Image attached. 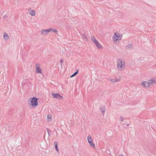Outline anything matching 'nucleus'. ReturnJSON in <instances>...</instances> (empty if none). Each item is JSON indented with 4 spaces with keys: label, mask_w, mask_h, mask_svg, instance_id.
<instances>
[{
    "label": "nucleus",
    "mask_w": 156,
    "mask_h": 156,
    "mask_svg": "<svg viewBox=\"0 0 156 156\" xmlns=\"http://www.w3.org/2000/svg\"><path fill=\"white\" fill-rule=\"evenodd\" d=\"M74 76L73 75V74L71 76H70V77H73V76Z\"/></svg>",
    "instance_id": "nucleus-25"
},
{
    "label": "nucleus",
    "mask_w": 156,
    "mask_h": 156,
    "mask_svg": "<svg viewBox=\"0 0 156 156\" xmlns=\"http://www.w3.org/2000/svg\"><path fill=\"white\" fill-rule=\"evenodd\" d=\"M91 38L92 41L96 45L97 48L99 49H101L102 48L101 46L99 44L98 42L96 40L94 36H92Z\"/></svg>",
    "instance_id": "nucleus-4"
},
{
    "label": "nucleus",
    "mask_w": 156,
    "mask_h": 156,
    "mask_svg": "<svg viewBox=\"0 0 156 156\" xmlns=\"http://www.w3.org/2000/svg\"><path fill=\"white\" fill-rule=\"evenodd\" d=\"M63 60L62 59H61L60 60V62L61 63V64L63 62Z\"/></svg>",
    "instance_id": "nucleus-23"
},
{
    "label": "nucleus",
    "mask_w": 156,
    "mask_h": 156,
    "mask_svg": "<svg viewBox=\"0 0 156 156\" xmlns=\"http://www.w3.org/2000/svg\"><path fill=\"white\" fill-rule=\"evenodd\" d=\"M28 12L32 16H34L36 14L35 11L33 10L31 8H30L28 9Z\"/></svg>",
    "instance_id": "nucleus-8"
},
{
    "label": "nucleus",
    "mask_w": 156,
    "mask_h": 156,
    "mask_svg": "<svg viewBox=\"0 0 156 156\" xmlns=\"http://www.w3.org/2000/svg\"><path fill=\"white\" fill-rule=\"evenodd\" d=\"M126 48L127 50H132L133 49V47L131 44H129L126 46Z\"/></svg>",
    "instance_id": "nucleus-13"
},
{
    "label": "nucleus",
    "mask_w": 156,
    "mask_h": 156,
    "mask_svg": "<svg viewBox=\"0 0 156 156\" xmlns=\"http://www.w3.org/2000/svg\"><path fill=\"white\" fill-rule=\"evenodd\" d=\"M74 76L73 75V74L71 76H70V77H73V76Z\"/></svg>",
    "instance_id": "nucleus-24"
},
{
    "label": "nucleus",
    "mask_w": 156,
    "mask_h": 156,
    "mask_svg": "<svg viewBox=\"0 0 156 156\" xmlns=\"http://www.w3.org/2000/svg\"><path fill=\"white\" fill-rule=\"evenodd\" d=\"M153 83H156V79H152L149 80V83L151 84Z\"/></svg>",
    "instance_id": "nucleus-12"
},
{
    "label": "nucleus",
    "mask_w": 156,
    "mask_h": 156,
    "mask_svg": "<svg viewBox=\"0 0 156 156\" xmlns=\"http://www.w3.org/2000/svg\"><path fill=\"white\" fill-rule=\"evenodd\" d=\"M87 140L88 143L89 141H92V139L91 136L90 135H89L87 136Z\"/></svg>",
    "instance_id": "nucleus-17"
},
{
    "label": "nucleus",
    "mask_w": 156,
    "mask_h": 156,
    "mask_svg": "<svg viewBox=\"0 0 156 156\" xmlns=\"http://www.w3.org/2000/svg\"><path fill=\"white\" fill-rule=\"evenodd\" d=\"M120 119L121 121H122V122L124 121V119L122 116H121L120 117Z\"/></svg>",
    "instance_id": "nucleus-21"
},
{
    "label": "nucleus",
    "mask_w": 156,
    "mask_h": 156,
    "mask_svg": "<svg viewBox=\"0 0 156 156\" xmlns=\"http://www.w3.org/2000/svg\"><path fill=\"white\" fill-rule=\"evenodd\" d=\"M47 130L48 131V134L49 135V131H50V130L48 129H47Z\"/></svg>",
    "instance_id": "nucleus-22"
},
{
    "label": "nucleus",
    "mask_w": 156,
    "mask_h": 156,
    "mask_svg": "<svg viewBox=\"0 0 156 156\" xmlns=\"http://www.w3.org/2000/svg\"><path fill=\"white\" fill-rule=\"evenodd\" d=\"M100 110L102 114L103 115H104L105 114V112L106 111V109L105 107L104 106H101L100 108Z\"/></svg>",
    "instance_id": "nucleus-9"
},
{
    "label": "nucleus",
    "mask_w": 156,
    "mask_h": 156,
    "mask_svg": "<svg viewBox=\"0 0 156 156\" xmlns=\"http://www.w3.org/2000/svg\"><path fill=\"white\" fill-rule=\"evenodd\" d=\"M52 31L56 33L57 34L58 32V30H57L50 28L48 29H43L41 30V34L43 35L46 36L49 33L51 32Z\"/></svg>",
    "instance_id": "nucleus-2"
},
{
    "label": "nucleus",
    "mask_w": 156,
    "mask_h": 156,
    "mask_svg": "<svg viewBox=\"0 0 156 156\" xmlns=\"http://www.w3.org/2000/svg\"><path fill=\"white\" fill-rule=\"evenodd\" d=\"M3 38L5 41H6L9 39V36L7 33H4Z\"/></svg>",
    "instance_id": "nucleus-11"
},
{
    "label": "nucleus",
    "mask_w": 156,
    "mask_h": 156,
    "mask_svg": "<svg viewBox=\"0 0 156 156\" xmlns=\"http://www.w3.org/2000/svg\"><path fill=\"white\" fill-rule=\"evenodd\" d=\"M36 72L37 73L41 74L42 70L40 65L38 63H36L35 65Z\"/></svg>",
    "instance_id": "nucleus-6"
},
{
    "label": "nucleus",
    "mask_w": 156,
    "mask_h": 156,
    "mask_svg": "<svg viewBox=\"0 0 156 156\" xmlns=\"http://www.w3.org/2000/svg\"><path fill=\"white\" fill-rule=\"evenodd\" d=\"M30 105L34 107L37 106L38 105L37 99L34 97L31 98L30 99Z\"/></svg>",
    "instance_id": "nucleus-3"
},
{
    "label": "nucleus",
    "mask_w": 156,
    "mask_h": 156,
    "mask_svg": "<svg viewBox=\"0 0 156 156\" xmlns=\"http://www.w3.org/2000/svg\"><path fill=\"white\" fill-rule=\"evenodd\" d=\"M52 95L55 98L57 99H59L60 100H62L63 99V97L62 96L60 95L58 93L55 94V93H52Z\"/></svg>",
    "instance_id": "nucleus-7"
},
{
    "label": "nucleus",
    "mask_w": 156,
    "mask_h": 156,
    "mask_svg": "<svg viewBox=\"0 0 156 156\" xmlns=\"http://www.w3.org/2000/svg\"><path fill=\"white\" fill-rule=\"evenodd\" d=\"M47 118L48 119V120L49 121H51V115H48L47 117Z\"/></svg>",
    "instance_id": "nucleus-18"
},
{
    "label": "nucleus",
    "mask_w": 156,
    "mask_h": 156,
    "mask_svg": "<svg viewBox=\"0 0 156 156\" xmlns=\"http://www.w3.org/2000/svg\"><path fill=\"white\" fill-rule=\"evenodd\" d=\"M78 70L76 72L73 74V75L75 76L78 73Z\"/></svg>",
    "instance_id": "nucleus-20"
},
{
    "label": "nucleus",
    "mask_w": 156,
    "mask_h": 156,
    "mask_svg": "<svg viewBox=\"0 0 156 156\" xmlns=\"http://www.w3.org/2000/svg\"><path fill=\"white\" fill-rule=\"evenodd\" d=\"M127 126H129V124H127Z\"/></svg>",
    "instance_id": "nucleus-26"
},
{
    "label": "nucleus",
    "mask_w": 156,
    "mask_h": 156,
    "mask_svg": "<svg viewBox=\"0 0 156 156\" xmlns=\"http://www.w3.org/2000/svg\"><path fill=\"white\" fill-rule=\"evenodd\" d=\"M54 144H55V150L58 151V152L59 151L58 149V142H54Z\"/></svg>",
    "instance_id": "nucleus-16"
},
{
    "label": "nucleus",
    "mask_w": 156,
    "mask_h": 156,
    "mask_svg": "<svg viewBox=\"0 0 156 156\" xmlns=\"http://www.w3.org/2000/svg\"><path fill=\"white\" fill-rule=\"evenodd\" d=\"M111 81L112 82H115L117 81V80L115 79H112Z\"/></svg>",
    "instance_id": "nucleus-19"
},
{
    "label": "nucleus",
    "mask_w": 156,
    "mask_h": 156,
    "mask_svg": "<svg viewBox=\"0 0 156 156\" xmlns=\"http://www.w3.org/2000/svg\"><path fill=\"white\" fill-rule=\"evenodd\" d=\"M122 38V36L120 35L119 33H115L113 37V39L115 41H117L119 40H121Z\"/></svg>",
    "instance_id": "nucleus-5"
},
{
    "label": "nucleus",
    "mask_w": 156,
    "mask_h": 156,
    "mask_svg": "<svg viewBox=\"0 0 156 156\" xmlns=\"http://www.w3.org/2000/svg\"><path fill=\"white\" fill-rule=\"evenodd\" d=\"M81 36L82 37V38L83 39L85 40L86 41H88V38L86 36V35L85 34H82Z\"/></svg>",
    "instance_id": "nucleus-14"
},
{
    "label": "nucleus",
    "mask_w": 156,
    "mask_h": 156,
    "mask_svg": "<svg viewBox=\"0 0 156 156\" xmlns=\"http://www.w3.org/2000/svg\"><path fill=\"white\" fill-rule=\"evenodd\" d=\"M89 143L90 146L93 147L94 148H95V145L94 143H93L92 141H90L89 142Z\"/></svg>",
    "instance_id": "nucleus-15"
},
{
    "label": "nucleus",
    "mask_w": 156,
    "mask_h": 156,
    "mask_svg": "<svg viewBox=\"0 0 156 156\" xmlns=\"http://www.w3.org/2000/svg\"><path fill=\"white\" fill-rule=\"evenodd\" d=\"M141 85L144 87H148L150 85V84L149 83V81L148 82L145 81H144L142 82Z\"/></svg>",
    "instance_id": "nucleus-10"
},
{
    "label": "nucleus",
    "mask_w": 156,
    "mask_h": 156,
    "mask_svg": "<svg viewBox=\"0 0 156 156\" xmlns=\"http://www.w3.org/2000/svg\"><path fill=\"white\" fill-rule=\"evenodd\" d=\"M125 62L124 59L119 58L117 60V68L118 70L122 71L125 66Z\"/></svg>",
    "instance_id": "nucleus-1"
}]
</instances>
